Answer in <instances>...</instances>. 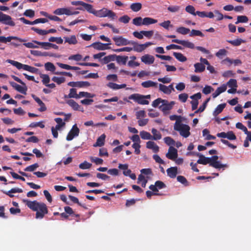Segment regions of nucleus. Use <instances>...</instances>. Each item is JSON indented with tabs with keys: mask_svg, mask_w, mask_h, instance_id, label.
Returning <instances> with one entry per match:
<instances>
[{
	"mask_svg": "<svg viewBox=\"0 0 251 251\" xmlns=\"http://www.w3.org/2000/svg\"><path fill=\"white\" fill-rule=\"evenodd\" d=\"M26 205L33 211H36L35 218L36 219H43L45 215L48 213L47 205L37 201H30L28 200H23Z\"/></svg>",
	"mask_w": 251,
	"mask_h": 251,
	"instance_id": "f257e3e1",
	"label": "nucleus"
},
{
	"mask_svg": "<svg viewBox=\"0 0 251 251\" xmlns=\"http://www.w3.org/2000/svg\"><path fill=\"white\" fill-rule=\"evenodd\" d=\"M92 14H94L96 17L100 18L107 17L111 20H114L117 17L116 14L115 12L106 8H103L99 10H96L93 9Z\"/></svg>",
	"mask_w": 251,
	"mask_h": 251,
	"instance_id": "f03ea898",
	"label": "nucleus"
},
{
	"mask_svg": "<svg viewBox=\"0 0 251 251\" xmlns=\"http://www.w3.org/2000/svg\"><path fill=\"white\" fill-rule=\"evenodd\" d=\"M7 61L13 66L16 67L19 70L23 69L32 73H38L39 70L36 68L29 66L28 65L23 64L21 63L12 60L8 59L7 60Z\"/></svg>",
	"mask_w": 251,
	"mask_h": 251,
	"instance_id": "7ed1b4c3",
	"label": "nucleus"
},
{
	"mask_svg": "<svg viewBox=\"0 0 251 251\" xmlns=\"http://www.w3.org/2000/svg\"><path fill=\"white\" fill-rule=\"evenodd\" d=\"M174 130L179 132L181 136L184 138L188 137L190 135V126L182 123L179 124L178 122H176L174 126Z\"/></svg>",
	"mask_w": 251,
	"mask_h": 251,
	"instance_id": "20e7f679",
	"label": "nucleus"
},
{
	"mask_svg": "<svg viewBox=\"0 0 251 251\" xmlns=\"http://www.w3.org/2000/svg\"><path fill=\"white\" fill-rule=\"evenodd\" d=\"M71 4L73 5H80L81 6L77 7L76 9L82 11L86 10L87 12L91 14L94 9L92 5L86 3L82 1H72L71 2Z\"/></svg>",
	"mask_w": 251,
	"mask_h": 251,
	"instance_id": "39448f33",
	"label": "nucleus"
},
{
	"mask_svg": "<svg viewBox=\"0 0 251 251\" xmlns=\"http://www.w3.org/2000/svg\"><path fill=\"white\" fill-rule=\"evenodd\" d=\"M128 99L133 100L135 102L140 104L146 105L149 103V101L148 100L144 99V95L137 93L130 95L128 97Z\"/></svg>",
	"mask_w": 251,
	"mask_h": 251,
	"instance_id": "423d86ee",
	"label": "nucleus"
},
{
	"mask_svg": "<svg viewBox=\"0 0 251 251\" xmlns=\"http://www.w3.org/2000/svg\"><path fill=\"white\" fill-rule=\"evenodd\" d=\"M112 39L115 42V45L117 46H126L129 44H135V42L129 41L121 36H115L113 37Z\"/></svg>",
	"mask_w": 251,
	"mask_h": 251,
	"instance_id": "0eeeda50",
	"label": "nucleus"
},
{
	"mask_svg": "<svg viewBox=\"0 0 251 251\" xmlns=\"http://www.w3.org/2000/svg\"><path fill=\"white\" fill-rule=\"evenodd\" d=\"M0 23L11 26L15 25V22L12 20L11 16L3 13L0 11Z\"/></svg>",
	"mask_w": 251,
	"mask_h": 251,
	"instance_id": "6e6552de",
	"label": "nucleus"
},
{
	"mask_svg": "<svg viewBox=\"0 0 251 251\" xmlns=\"http://www.w3.org/2000/svg\"><path fill=\"white\" fill-rule=\"evenodd\" d=\"M210 163V166H211L216 169H221L222 168H227V164H222L221 162L218 161V156L217 155L212 156L211 157H209Z\"/></svg>",
	"mask_w": 251,
	"mask_h": 251,
	"instance_id": "1a4fd4ad",
	"label": "nucleus"
},
{
	"mask_svg": "<svg viewBox=\"0 0 251 251\" xmlns=\"http://www.w3.org/2000/svg\"><path fill=\"white\" fill-rule=\"evenodd\" d=\"M79 133V129L77 127L76 124H75L68 133L66 137V140L67 141H71L74 137L78 136Z\"/></svg>",
	"mask_w": 251,
	"mask_h": 251,
	"instance_id": "9d476101",
	"label": "nucleus"
},
{
	"mask_svg": "<svg viewBox=\"0 0 251 251\" xmlns=\"http://www.w3.org/2000/svg\"><path fill=\"white\" fill-rule=\"evenodd\" d=\"M166 102H163L162 105L159 107V108L164 113L166 114L168 111L170 110L173 108V106L175 104V101H172L168 102V100H165Z\"/></svg>",
	"mask_w": 251,
	"mask_h": 251,
	"instance_id": "9b49d317",
	"label": "nucleus"
},
{
	"mask_svg": "<svg viewBox=\"0 0 251 251\" xmlns=\"http://www.w3.org/2000/svg\"><path fill=\"white\" fill-rule=\"evenodd\" d=\"M178 156L177 150L174 147L171 146L169 148L168 152L166 153V156L168 159L175 161Z\"/></svg>",
	"mask_w": 251,
	"mask_h": 251,
	"instance_id": "f8f14e48",
	"label": "nucleus"
},
{
	"mask_svg": "<svg viewBox=\"0 0 251 251\" xmlns=\"http://www.w3.org/2000/svg\"><path fill=\"white\" fill-rule=\"evenodd\" d=\"M110 44V43L103 44L100 42H97L93 43L91 45H90L89 47H93L95 49L99 50H104L110 49V47H108V46Z\"/></svg>",
	"mask_w": 251,
	"mask_h": 251,
	"instance_id": "ddd939ff",
	"label": "nucleus"
},
{
	"mask_svg": "<svg viewBox=\"0 0 251 251\" xmlns=\"http://www.w3.org/2000/svg\"><path fill=\"white\" fill-rule=\"evenodd\" d=\"M10 84L17 91L25 95L27 90V88L25 84V85L21 86L15 82H10Z\"/></svg>",
	"mask_w": 251,
	"mask_h": 251,
	"instance_id": "4468645a",
	"label": "nucleus"
},
{
	"mask_svg": "<svg viewBox=\"0 0 251 251\" xmlns=\"http://www.w3.org/2000/svg\"><path fill=\"white\" fill-rule=\"evenodd\" d=\"M33 42L37 45H40L45 50H49L50 48H52L55 50L58 49V46L55 44L49 42H41L37 41H33Z\"/></svg>",
	"mask_w": 251,
	"mask_h": 251,
	"instance_id": "2eb2a0df",
	"label": "nucleus"
},
{
	"mask_svg": "<svg viewBox=\"0 0 251 251\" xmlns=\"http://www.w3.org/2000/svg\"><path fill=\"white\" fill-rule=\"evenodd\" d=\"M172 42L178 44H180L189 49H193L195 48L194 44L193 43L189 42V41L180 40L178 39H173L172 40Z\"/></svg>",
	"mask_w": 251,
	"mask_h": 251,
	"instance_id": "dca6fc26",
	"label": "nucleus"
},
{
	"mask_svg": "<svg viewBox=\"0 0 251 251\" xmlns=\"http://www.w3.org/2000/svg\"><path fill=\"white\" fill-rule=\"evenodd\" d=\"M196 154L199 157V159L197 160V163L202 165L209 164L210 165V160L209 157H206L200 153H197Z\"/></svg>",
	"mask_w": 251,
	"mask_h": 251,
	"instance_id": "f3484780",
	"label": "nucleus"
},
{
	"mask_svg": "<svg viewBox=\"0 0 251 251\" xmlns=\"http://www.w3.org/2000/svg\"><path fill=\"white\" fill-rule=\"evenodd\" d=\"M141 59L142 62L146 64H151L154 61V57L150 54H145L142 56Z\"/></svg>",
	"mask_w": 251,
	"mask_h": 251,
	"instance_id": "a211bd4d",
	"label": "nucleus"
},
{
	"mask_svg": "<svg viewBox=\"0 0 251 251\" xmlns=\"http://www.w3.org/2000/svg\"><path fill=\"white\" fill-rule=\"evenodd\" d=\"M167 175L172 178H174L176 176L177 174V168L176 167H172L167 169Z\"/></svg>",
	"mask_w": 251,
	"mask_h": 251,
	"instance_id": "6ab92c4d",
	"label": "nucleus"
},
{
	"mask_svg": "<svg viewBox=\"0 0 251 251\" xmlns=\"http://www.w3.org/2000/svg\"><path fill=\"white\" fill-rule=\"evenodd\" d=\"M146 147L149 149H151L155 153L158 152L159 147L153 141H148L146 143Z\"/></svg>",
	"mask_w": 251,
	"mask_h": 251,
	"instance_id": "aec40b11",
	"label": "nucleus"
},
{
	"mask_svg": "<svg viewBox=\"0 0 251 251\" xmlns=\"http://www.w3.org/2000/svg\"><path fill=\"white\" fill-rule=\"evenodd\" d=\"M4 194L7 195L10 198H13L14 197V196L12 194V193H22L23 190L19 188H13L10 189L8 191H1Z\"/></svg>",
	"mask_w": 251,
	"mask_h": 251,
	"instance_id": "412c9836",
	"label": "nucleus"
},
{
	"mask_svg": "<svg viewBox=\"0 0 251 251\" xmlns=\"http://www.w3.org/2000/svg\"><path fill=\"white\" fill-rule=\"evenodd\" d=\"M226 90V85L225 84H223L221 86L218 87L216 90L212 94L213 98L218 97L220 94L224 92Z\"/></svg>",
	"mask_w": 251,
	"mask_h": 251,
	"instance_id": "4be33fe9",
	"label": "nucleus"
},
{
	"mask_svg": "<svg viewBox=\"0 0 251 251\" xmlns=\"http://www.w3.org/2000/svg\"><path fill=\"white\" fill-rule=\"evenodd\" d=\"M66 103L71 106L74 110H80L83 111V109L80 110V105L73 100H69L66 101Z\"/></svg>",
	"mask_w": 251,
	"mask_h": 251,
	"instance_id": "5701e85b",
	"label": "nucleus"
},
{
	"mask_svg": "<svg viewBox=\"0 0 251 251\" xmlns=\"http://www.w3.org/2000/svg\"><path fill=\"white\" fill-rule=\"evenodd\" d=\"M106 135L104 134H101L97 140L95 144H94V147H101L104 145Z\"/></svg>",
	"mask_w": 251,
	"mask_h": 251,
	"instance_id": "b1692460",
	"label": "nucleus"
},
{
	"mask_svg": "<svg viewBox=\"0 0 251 251\" xmlns=\"http://www.w3.org/2000/svg\"><path fill=\"white\" fill-rule=\"evenodd\" d=\"M65 42L68 43L70 45H75L77 43V40L75 35H71L70 37H64Z\"/></svg>",
	"mask_w": 251,
	"mask_h": 251,
	"instance_id": "393cba45",
	"label": "nucleus"
},
{
	"mask_svg": "<svg viewBox=\"0 0 251 251\" xmlns=\"http://www.w3.org/2000/svg\"><path fill=\"white\" fill-rule=\"evenodd\" d=\"M115 56H116V54L109 55L105 56L104 58L100 59V61L101 62L102 64H106L111 61H114L115 59Z\"/></svg>",
	"mask_w": 251,
	"mask_h": 251,
	"instance_id": "a878e982",
	"label": "nucleus"
},
{
	"mask_svg": "<svg viewBox=\"0 0 251 251\" xmlns=\"http://www.w3.org/2000/svg\"><path fill=\"white\" fill-rule=\"evenodd\" d=\"M57 65L61 68L66 70H78L80 68L76 66H71L67 64H63L61 63H57Z\"/></svg>",
	"mask_w": 251,
	"mask_h": 251,
	"instance_id": "bb28decb",
	"label": "nucleus"
},
{
	"mask_svg": "<svg viewBox=\"0 0 251 251\" xmlns=\"http://www.w3.org/2000/svg\"><path fill=\"white\" fill-rule=\"evenodd\" d=\"M226 106V103H225L219 104L214 111L213 113V115L214 116H217L218 114L221 113L225 108Z\"/></svg>",
	"mask_w": 251,
	"mask_h": 251,
	"instance_id": "cd10ccee",
	"label": "nucleus"
},
{
	"mask_svg": "<svg viewBox=\"0 0 251 251\" xmlns=\"http://www.w3.org/2000/svg\"><path fill=\"white\" fill-rule=\"evenodd\" d=\"M195 72L201 73L205 70V66L200 63H197L194 64Z\"/></svg>",
	"mask_w": 251,
	"mask_h": 251,
	"instance_id": "c85d7f7f",
	"label": "nucleus"
},
{
	"mask_svg": "<svg viewBox=\"0 0 251 251\" xmlns=\"http://www.w3.org/2000/svg\"><path fill=\"white\" fill-rule=\"evenodd\" d=\"M143 25H148L151 24H155L157 20L150 17H146L143 19Z\"/></svg>",
	"mask_w": 251,
	"mask_h": 251,
	"instance_id": "c756f323",
	"label": "nucleus"
},
{
	"mask_svg": "<svg viewBox=\"0 0 251 251\" xmlns=\"http://www.w3.org/2000/svg\"><path fill=\"white\" fill-rule=\"evenodd\" d=\"M151 133L153 134V136H152V139L154 140H158L161 139V134L157 129L152 128L151 129Z\"/></svg>",
	"mask_w": 251,
	"mask_h": 251,
	"instance_id": "7c9ffc66",
	"label": "nucleus"
},
{
	"mask_svg": "<svg viewBox=\"0 0 251 251\" xmlns=\"http://www.w3.org/2000/svg\"><path fill=\"white\" fill-rule=\"evenodd\" d=\"M115 59L119 64L121 63L123 65H126L128 59V56L116 55V56H115Z\"/></svg>",
	"mask_w": 251,
	"mask_h": 251,
	"instance_id": "2f4dec72",
	"label": "nucleus"
},
{
	"mask_svg": "<svg viewBox=\"0 0 251 251\" xmlns=\"http://www.w3.org/2000/svg\"><path fill=\"white\" fill-rule=\"evenodd\" d=\"M227 42L233 46H239L246 41L242 39L238 38L233 40H227Z\"/></svg>",
	"mask_w": 251,
	"mask_h": 251,
	"instance_id": "473e14b6",
	"label": "nucleus"
},
{
	"mask_svg": "<svg viewBox=\"0 0 251 251\" xmlns=\"http://www.w3.org/2000/svg\"><path fill=\"white\" fill-rule=\"evenodd\" d=\"M173 55L176 58V59L181 62H184L187 60V58L181 53L174 52Z\"/></svg>",
	"mask_w": 251,
	"mask_h": 251,
	"instance_id": "72a5a7b5",
	"label": "nucleus"
},
{
	"mask_svg": "<svg viewBox=\"0 0 251 251\" xmlns=\"http://www.w3.org/2000/svg\"><path fill=\"white\" fill-rule=\"evenodd\" d=\"M157 83L151 80H148L143 82L141 84L142 86L144 88H149L151 87H156Z\"/></svg>",
	"mask_w": 251,
	"mask_h": 251,
	"instance_id": "f704fd0d",
	"label": "nucleus"
},
{
	"mask_svg": "<svg viewBox=\"0 0 251 251\" xmlns=\"http://www.w3.org/2000/svg\"><path fill=\"white\" fill-rule=\"evenodd\" d=\"M140 135L142 139L144 140H151L152 139V136L151 134L146 131H142L140 132Z\"/></svg>",
	"mask_w": 251,
	"mask_h": 251,
	"instance_id": "c9c22d12",
	"label": "nucleus"
},
{
	"mask_svg": "<svg viewBox=\"0 0 251 251\" xmlns=\"http://www.w3.org/2000/svg\"><path fill=\"white\" fill-rule=\"evenodd\" d=\"M12 40H15L19 41L20 42H25V39L20 38L17 36H8L5 37V44L7 42H11Z\"/></svg>",
	"mask_w": 251,
	"mask_h": 251,
	"instance_id": "e433bc0d",
	"label": "nucleus"
},
{
	"mask_svg": "<svg viewBox=\"0 0 251 251\" xmlns=\"http://www.w3.org/2000/svg\"><path fill=\"white\" fill-rule=\"evenodd\" d=\"M249 21V18L247 16L245 15L238 16L237 18V21L235 22V24H238L240 23H246Z\"/></svg>",
	"mask_w": 251,
	"mask_h": 251,
	"instance_id": "4c0bfd02",
	"label": "nucleus"
},
{
	"mask_svg": "<svg viewBox=\"0 0 251 251\" xmlns=\"http://www.w3.org/2000/svg\"><path fill=\"white\" fill-rule=\"evenodd\" d=\"M130 8L134 12H138L142 8V4L139 2L132 3L130 5Z\"/></svg>",
	"mask_w": 251,
	"mask_h": 251,
	"instance_id": "58836bf2",
	"label": "nucleus"
},
{
	"mask_svg": "<svg viewBox=\"0 0 251 251\" xmlns=\"http://www.w3.org/2000/svg\"><path fill=\"white\" fill-rule=\"evenodd\" d=\"M79 94H77L76 93V90L75 88H71L70 90V93L68 95V97L75 98V99H79Z\"/></svg>",
	"mask_w": 251,
	"mask_h": 251,
	"instance_id": "ea45409f",
	"label": "nucleus"
},
{
	"mask_svg": "<svg viewBox=\"0 0 251 251\" xmlns=\"http://www.w3.org/2000/svg\"><path fill=\"white\" fill-rule=\"evenodd\" d=\"M45 68L47 71H49L52 72H54L56 69L53 64L51 62H47L45 63Z\"/></svg>",
	"mask_w": 251,
	"mask_h": 251,
	"instance_id": "a19ab883",
	"label": "nucleus"
},
{
	"mask_svg": "<svg viewBox=\"0 0 251 251\" xmlns=\"http://www.w3.org/2000/svg\"><path fill=\"white\" fill-rule=\"evenodd\" d=\"M132 23L136 26L143 25V19L141 17H136L133 19Z\"/></svg>",
	"mask_w": 251,
	"mask_h": 251,
	"instance_id": "79ce46f5",
	"label": "nucleus"
},
{
	"mask_svg": "<svg viewBox=\"0 0 251 251\" xmlns=\"http://www.w3.org/2000/svg\"><path fill=\"white\" fill-rule=\"evenodd\" d=\"M176 31L178 33H180V34H181L183 35H186L189 32L190 29L189 28H186V27H184L183 26H181V27H178L176 29Z\"/></svg>",
	"mask_w": 251,
	"mask_h": 251,
	"instance_id": "37998d69",
	"label": "nucleus"
},
{
	"mask_svg": "<svg viewBox=\"0 0 251 251\" xmlns=\"http://www.w3.org/2000/svg\"><path fill=\"white\" fill-rule=\"evenodd\" d=\"M40 77L42 78L43 83L47 86L50 81V78L48 75L42 74L40 75Z\"/></svg>",
	"mask_w": 251,
	"mask_h": 251,
	"instance_id": "c03bdc74",
	"label": "nucleus"
},
{
	"mask_svg": "<svg viewBox=\"0 0 251 251\" xmlns=\"http://www.w3.org/2000/svg\"><path fill=\"white\" fill-rule=\"evenodd\" d=\"M132 45H134L133 50L137 52H140L145 50L143 44H138L135 42V44Z\"/></svg>",
	"mask_w": 251,
	"mask_h": 251,
	"instance_id": "a18cd8bd",
	"label": "nucleus"
},
{
	"mask_svg": "<svg viewBox=\"0 0 251 251\" xmlns=\"http://www.w3.org/2000/svg\"><path fill=\"white\" fill-rule=\"evenodd\" d=\"M159 89L160 91L166 94H170L171 93V89L163 84H159Z\"/></svg>",
	"mask_w": 251,
	"mask_h": 251,
	"instance_id": "49530a36",
	"label": "nucleus"
},
{
	"mask_svg": "<svg viewBox=\"0 0 251 251\" xmlns=\"http://www.w3.org/2000/svg\"><path fill=\"white\" fill-rule=\"evenodd\" d=\"M177 180L185 186H188L189 183L186 178L182 176H177Z\"/></svg>",
	"mask_w": 251,
	"mask_h": 251,
	"instance_id": "de8ad7c7",
	"label": "nucleus"
},
{
	"mask_svg": "<svg viewBox=\"0 0 251 251\" xmlns=\"http://www.w3.org/2000/svg\"><path fill=\"white\" fill-rule=\"evenodd\" d=\"M38 167H39V165L38 163H36L27 166L24 169V171L26 172H33Z\"/></svg>",
	"mask_w": 251,
	"mask_h": 251,
	"instance_id": "09e8293b",
	"label": "nucleus"
},
{
	"mask_svg": "<svg viewBox=\"0 0 251 251\" xmlns=\"http://www.w3.org/2000/svg\"><path fill=\"white\" fill-rule=\"evenodd\" d=\"M180 7L178 5H171L168 7L167 9L172 13L177 12L180 10Z\"/></svg>",
	"mask_w": 251,
	"mask_h": 251,
	"instance_id": "8fccbe9b",
	"label": "nucleus"
},
{
	"mask_svg": "<svg viewBox=\"0 0 251 251\" xmlns=\"http://www.w3.org/2000/svg\"><path fill=\"white\" fill-rule=\"evenodd\" d=\"M49 41L51 42H55L58 44H61L63 42V40L61 37H50L49 39Z\"/></svg>",
	"mask_w": 251,
	"mask_h": 251,
	"instance_id": "3c124183",
	"label": "nucleus"
},
{
	"mask_svg": "<svg viewBox=\"0 0 251 251\" xmlns=\"http://www.w3.org/2000/svg\"><path fill=\"white\" fill-rule=\"evenodd\" d=\"M82 58V56L80 54H76L71 55L69 57L68 59L70 60H75L76 61H79L81 60Z\"/></svg>",
	"mask_w": 251,
	"mask_h": 251,
	"instance_id": "603ef678",
	"label": "nucleus"
},
{
	"mask_svg": "<svg viewBox=\"0 0 251 251\" xmlns=\"http://www.w3.org/2000/svg\"><path fill=\"white\" fill-rule=\"evenodd\" d=\"M199 36L202 37L204 36V34L200 30L192 29L190 34V36Z\"/></svg>",
	"mask_w": 251,
	"mask_h": 251,
	"instance_id": "864d4df0",
	"label": "nucleus"
},
{
	"mask_svg": "<svg viewBox=\"0 0 251 251\" xmlns=\"http://www.w3.org/2000/svg\"><path fill=\"white\" fill-rule=\"evenodd\" d=\"M52 80L58 84H60L65 82V78L64 77H58L56 76H53L52 78Z\"/></svg>",
	"mask_w": 251,
	"mask_h": 251,
	"instance_id": "5fc2aeb1",
	"label": "nucleus"
},
{
	"mask_svg": "<svg viewBox=\"0 0 251 251\" xmlns=\"http://www.w3.org/2000/svg\"><path fill=\"white\" fill-rule=\"evenodd\" d=\"M78 97H79V98H82V97L92 98L94 97V95L91 94V93L87 92H80L79 93Z\"/></svg>",
	"mask_w": 251,
	"mask_h": 251,
	"instance_id": "6e6d98bb",
	"label": "nucleus"
},
{
	"mask_svg": "<svg viewBox=\"0 0 251 251\" xmlns=\"http://www.w3.org/2000/svg\"><path fill=\"white\" fill-rule=\"evenodd\" d=\"M92 166V164L86 161L82 163H80L79 165V167L81 169H89Z\"/></svg>",
	"mask_w": 251,
	"mask_h": 251,
	"instance_id": "4d7b16f0",
	"label": "nucleus"
},
{
	"mask_svg": "<svg viewBox=\"0 0 251 251\" xmlns=\"http://www.w3.org/2000/svg\"><path fill=\"white\" fill-rule=\"evenodd\" d=\"M31 30L34 31L35 32L40 35H45L47 34L46 30H43L34 27H31Z\"/></svg>",
	"mask_w": 251,
	"mask_h": 251,
	"instance_id": "13d9d810",
	"label": "nucleus"
},
{
	"mask_svg": "<svg viewBox=\"0 0 251 251\" xmlns=\"http://www.w3.org/2000/svg\"><path fill=\"white\" fill-rule=\"evenodd\" d=\"M159 25L166 29H168L170 26H173V25L171 24V22L169 20H167L160 23Z\"/></svg>",
	"mask_w": 251,
	"mask_h": 251,
	"instance_id": "bf43d9fd",
	"label": "nucleus"
},
{
	"mask_svg": "<svg viewBox=\"0 0 251 251\" xmlns=\"http://www.w3.org/2000/svg\"><path fill=\"white\" fill-rule=\"evenodd\" d=\"M226 138L230 140H234L236 139V136L232 131H229L226 132Z\"/></svg>",
	"mask_w": 251,
	"mask_h": 251,
	"instance_id": "052dcab7",
	"label": "nucleus"
},
{
	"mask_svg": "<svg viewBox=\"0 0 251 251\" xmlns=\"http://www.w3.org/2000/svg\"><path fill=\"white\" fill-rule=\"evenodd\" d=\"M185 10L187 12L193 15H196L195 8L192 5H188L185 8Z\"/></svg>",
	"mask_w": 251,
	"mask_h": 251,
	"instance_id": "680f3d73",
	"label": "nucleus"
},
{
	"mask_svg": "<svg viewBox=\"0 0 251 251\" xmlns=\"http://www.w3.org/2000/svg\"><path fill=\"white\" fill-rule=\"evenodd\" d=\"M132 147L135 149V153L136 154H139L140 153V148L141 146L139 143H134V144H132Z\"/></svg>",
	"mask_w": 251,
	"mask_h": 251,
	"instance_id": "e2e57ef3",
	"label": "nucleus"
},
{
	"mask_svg": "<svg viewBox=\"0 0 251 251\" xmlns=\"http://www.w3.org/2000/svg\"><path fill=\"white\" fill-rule=\"evenodd\" d=\"M163 102L166 101H165V100H162L161 98H157V99L153 101L152 103V106L154 107H156L159 105V104L160 103H162Z\"/></svg>",
	"mask_w": 251,
	"mask_h": 251,
	"instance_id": "0e129e2a",
	"label": "nucleus"
},
{
	"mask_svg": "<svg viewBox=\"0 0 251 251\" xmlns=\"http://www.w3.org/2000/svg\"><path fill=\"white\" fill-rule=\"evenodd\" d=\"M227 84L229 87L231 88H237V81L235 79H230L227 83Z\"/></svg>",
	"mask_w": 251,
	"mask_h": 251,
	"instance_id": "69168bd1",
	"label": "nucleus"
},
{
	"mask_svg": "<svg viewBox=\"0 0 251 251\" xmlns=\"http://www.w3.org/2000/svg\"><path fill=\"white\" fill-rule=\"evenodd\" d=\"M170 119L171 121L176 120V122H178L179 124L181 123L182 117L181 116H178L176 115H173L170 116Z\"/></svg>",
	"mask_w": 251,
	"mask_h": 251,
	"instance_id": "338daca9",
	"label": "nucleus"
},
{
	"mask_svg": "<svg viewBox=\"0 0 251 251\" xmlns=\"http://www.w3.org/2000/svg\"><path fill=\"white\" fill-rule=\"evenodd\" d=\"M165 143L168 146L175 144V141L170 137H166L164 138Z\"/></svg>",
	"mask_w": 251,
	"mask_h": 251,
	"instance_id": "774afa93",
	"label": "nucleus"
}]
</instances>
